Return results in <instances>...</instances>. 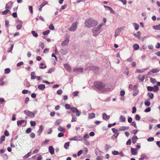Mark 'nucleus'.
<instances>
[{"label":"nucleus","mask_w":160,"mask_h":160,"mask_svg":"<svg viewBox=\"0 0 160 160\" xmlns=\"http://www.w3.org/2000/svg\"><path fill=\"white\" fill-rule=\"evenodd\" d=\"M31 131H32V130L31 128H28L26 129V132L27 133H29L31 132Z\"/></svg>","instance_id":"nucleus-61"},{"label":"nucleus","mask_w":160,"mask_h":160,"mask_svg":"<svg viewBox=\"0 0 160 160\" xmlns=\"http://www.w3.org/2000/svg\"><path fill=\"white\" fill-rule=\"evenodd\" d=\"M160 71V70L157 68H155L152 69L150 71L148 72V75H150L152 73H156L159 72Z\"/></svg>","instance_id":"nucleus-9"},{"label":"nucleus","mask_w":160,"mask_h":160,"mask_svg":"<svg viewBox=\"0 0 160 160\" xmlns=\"http://www.w3.org/2000/svg\"><path fill=\"white\" fill-rule=\"evenodd\" d=\"M103 25V24L100 23L97 27H94L92 28V31L93 36H97L101 32V28Z\"/></svg>","instance_id":"nucleus-3"},{"label":"nucleus","mask_w":160,"mask_h":160,"mask_svg":"<svg viewBox=\"0 0 160 160\" xmlns=\"http://www.w3.org/2000/svg\"><path fill=\"white\" fill-rule=\"evenodd\" d=\"M49 32H50V31L48 30H47L46 31L44 32H43V34L44 35H47L48 34H49Z\"/></svg>","instance_id":"nucleus-62"},{"label":"nucleus","mask_w":160,"mask_h":160,"mask_svg":"<svg viewBox=\"0 0 160 160\" xmlns=\"http://www.w3.org/2000/svg\"><path fill=\"white\" fill-rule=\"evenodd\" d=\"M135 118L136 120L137 121H139L140 119V116L138 114L136 115Z\"/></svg>","instance_id":"nucleus-54"},{"label":"nucleus","mask_w":160,"mask_h":160,"mask_svg":"<svg viewBox=\"0 0 160 160\" xmlns=\"http://www.w3.org/2000/svg\"><path fill=\"white\" fill-rule=\"evenodd\" d=\"M64 67L69 72H70L71 70V67L67 64H64Z\"/></svg>","instance_id":"nucleus-26"},{"label":"nucleus","mask_w":160,"mask_h":160,"mask_svg":"<svg viewBox=\"0 0 160 160\" xmlns=\"http://www.w3.org/2000/svg\"><path fill=\"white\" fill-rule=\"evenodd\" d=\"M70 110L74 113L76 112L78 110L77 108L74 107H71Z\"/></svg>","instance_id":"nucleus-37"},{"label":"nucleus","mask_w":160,"mask_h":160,"mask_svg":"<svg viewBox=\"0 0 160 160\" xmlns=\"http://www.w3.org/2000/svg\"><path fill=\"white\" fill-rule=\"evenodd\" d=\"M138 138L135 135L132 138V142L133 144H135Z\"/></svg>","instance_id":"nucleus-23"},{"label":"nucleus","mask_w":160,"mask_h":160,"mask_svg":"<svg viewBox=\"0 0 160 160\" xmlns=\"http://www.w3.org/2000/svg\"><path fill=\"white\" fill-rule=\"evenodd\" d=\"M144 71V69H137L136 70V72L137 73H142Z\"/></svg>","instance_id":"nucleus-53"},{"label":"nucleus","mask_w":160,"mask_h":160,"mask_svg":"<svg viewBox=\"0 0 160 160\" xmlns=\"http://www.w3.org/2000/svg\"><path fill=\"white\" fill-rule=\"evenodd\" d=\"M69 142H68L65 143L64 146V148H65L66 149H68V148L69 146Z\"/></svg>","instance_id":"nucleus-36"},{"label":"nucleus","mask_w":160,"mask_h":160,"mask_svg":"<svg viewBox=\"0 0 160 160\" xmlns=\"http://www.w3.org/2000/svg\"><path fill=\"white\" fill-rule=\"evenodd\" d=\"M145 105L147 106H149L150 105L151 103L148 100H146L144 102Z\"/></svg>","instance_id":"nucleus-42"},{"label":"nucleus","mask_w":160,"mask_h":160,"mask_svg":"<svg viewBox=\"0 0 160 160\" xmlns=\"http://www.w3.org/2000/svg\"><path fill=\"white\" fill-rule=\"evenodd\" d=\"M147 96L149 97L151 99H152L154 97V94L151 92H148L147 94Z\"/></svg>","instance_id":"nucleus-28"},{"label":"nucleus","mask_w":160,"mask_h":160,"mask_svg":"<svg viewBox=\"0 0 160 160\" xmlns=\"http://www.w3.org/2000/svg\"><path fill=\"white\" fill-rule=\"evenodd\" d=\"M101 152H102L98 148H96L95 150V153L97 155H99L100 154L99 153Z\"/></svg>","instance_id":"nucleus-40"},{"label":"nucleus","mask_w":160,"mask_h":160,"mask_svg":"<svg viewBox=\"0 0 160 160\" xmlns=\"http://www.w3.org/2000/svg\"><path fill=\"white\" fill-rule=\"evenodd\" d=\"M31 154V152H29L27 154L24 155V156H23V158H26L28 157H29Z\"/></svg>","instance_id":"nucleus-41"},{"label":"nucleus","mask_w":160,"mask_h":160,"mask_svg":"<svg viewBox=\"0 0 160 160\" xmlns=\"http://www.w3.org/2000/svg\"><path fill=\"white\" fill-rule=\"evenodd\" d=\"M133 47L134 49L135 50H137L139 48V45L138 44H134Z\"/></svg>","instance_id":"nucleus-39"},{"label":"nucleus","mask_w":160,"mask_h":160,"mask_svg":"<svg viewBox=\"0 0 160 160\" xmlns=\"http://www.w3.org/2000/svg\"><path fill=\"white\" fill-rule=\"evenodd\" d=\"M80 136H77L74 137H72V138L69 139V140L72 141H78L80 140Z\"/></svg>","instance_id":"nucleus-12"},{"label":"nucleus","mask_w":160,"mask_h":160,"mask_svg":"<svg viewBox=\"0 0 160 160\" xmlns=\"http://www.w3.org/2000/svg\"><path fill=\"white\" fill-rule=\"evenodd\" d=\"M129 128V127L128 126H122L118 128V131H124L127 130H128Z\"/></svg>","instance_id":"nucleus-13"},{"label":"nucleus","mask_w":160,"mask_h":160,"mask_svg":"<svg viewBox=\"0 0 160 160\" xmlns=\"http://www.w3.org/2000/svg\"><path fill=\"white\" fill-rule=\"evenodd\" d=\"M60 52L63 55H66L68 52V49H62L60 50Z\"/></svg>","instance_id":"nucleus-14"},{"label":"nucleus","mask_w":160,"mask_h":160,"mask_svg":"<svg viewBox=\"0 0 160 160\" xmlns=\"http://www.w3.org/2000/svg\"><path fill=\"white\" fill-rule=\"evenodd\" d=\"M38 88L41 90H43L45 88V85L44 84H41L38 86Z\"/></svg>","instance_id":"nucleus-20"},{"label":"nucleus","mask_w":160,"mask_h":160,"mask_svg":"<svg viewBox=\"0 0 160 160\" xmlns=\"http://www.w3.org/2000/svg\"><path fill=\"white\" fill-rule=\"evenodd\" d=\"M24 122L26 123V121L24 120H18L17 122V125L18 126L19 125H21Z\"/></svg>","instance_id":"nucleus-19"},{"label":"nucleus","mask_w":160,"mask_h":160,"mask_svg":"<svg viewBox=\"0 0 160 160\" xmlns=\"http://www.w3.org/2000/svg\"><path fill=\"white\" fill-rule=\"evenodd\" d=\"M95 117V114L94 113H92L89 114L88 116V118L89 119H92Z\"/></svg>","instance_id":"nucleus-30"},{"label":"nucleus","mask_w":160,"mask_h":160,"mask_svg":"<svg viewBox=\"0 0 160 160\" xmlns=\"http://www.w3.org/2000/svg\"><path fill=\"white\" fill-rule=\"evenodd\" d=\"M132 24L134 27L135 29L136 30H138L139 28V25L138 24H137V23H133Z\"/></svg>","instance_id":"nucleus-34"},{"label":"nucleus","mask_w":160,"mask_h":160,"mask_svg":"<svg viewBox=\"0 0 160 160\" xmlns=\"http://www.w3.org/2000/svg\"><path fill=\"white\" fill-rule=\"evenodd\" d=\"M141 158H139V160H143L144 159H148V157L144 154H142L141 156Z\"/></svg>","instance_id":"nucleus-22"},{"label":"nucleus","mask_w":160,"mask_h":160,"mask_svg":"<svg viewBox=\"0 0 160 160\" xmlns=\"http://www.w3.org/2000/svg\"><path fill=\"white\" fill-rule=\"evenodd\" d=\"M12 6L9 5L8 4H6L5 6V8L6 10H9L11 8Z\"/></svg>","instance_id":"nucleus-52"},{"label":"nucleus","mask_w":160,"mask_h":160,"mask_svg":"<svg viewBox=\"0 0 160 160\" xmlns=\"http://www.w3.org/2000/svg\"><path fill=\"white\" fill-rule=\"evenodd\" d=\"M72 120H71V122H75L77 120V118L76 117H75L74 116V117H73V115H72Z\"/></svg>","instance_id":"nucleus-56"},{"label":"nucleus","mask_w":160,"mask_h":160,"mask_svg":"<svg viewBox=\"0 0 160 160\" xmlns=\"http://www.w3.org/2000/svg\"><path fill=\"white\" fill-rule=\"evenodd\" d=\"M30 124L32 126H34L36 124V123L35 121H31L30 122Z\"/></svg>","instance_id":"nucleus-55"},{"label":"nucleus","mask_w":160,"mask_h":160,"mask_svg":"<svg viewBox=\"0 0 160 160\" xmlns=\"http://www.w3.org/2000/svg\"><path fill=\"white\" fill-rule=\"evenodd\" d=\"M118 135L116 134H114L113 136H112L111 137V139H114V138H117Z\"/></svg>","instance_id":"nucleus-63"},{"label":"nucleus","mask_w":160,"mask_h":160,"mask_svg":"<svg viewBox=\"0 0 160 160\" xmlns=\"http://www.w3.org/2000/svg\"><path fill=\"white\" fill-rule=\"evenodd\" d=\"M138 87V85H135L134 86H133L131 84H130L129 86V88L132 90H136Z\"/></svg>","instance_id":"nucleus-15"},{"label":"nucleus","mask_w":160,"mask_h":160,"mask_svg":"<svg viewBox=\"0 0 160 160\" xmlns=\"http://www.w3.org/2000/svg\"><path fill=\"white\" fill-rule=\"evenodd\" d=\"M9 12H10V10H6H6L2 11V14L3 15H6L7 14V13Z\"/></svg>","instance_id":"nucleus-46"},{"label":"nucleus","mask_w":160,"mask_h":160,"mask_svg":"<svg viewBox=\"0 0 160 160\" xmlns=\"http://www.w3.org/2000/svg\"><path fill=\"white\" fill-rule=\"evenodd\" d=\"M4 72L6 74L9 73L10 72V69L9 68H6L5 69Z\"/></svg>","instance_id":"nucleus-49"},{"label":"nucleus","mask_w":160,"mask_h":160,"mask_svg":"<svg viewBox=\"0 0 160 160\" xmlns=\"http://www.w3.org/2000/svg\"><path fill=\"white\" fill-rule=\"evenodd\" d=\"M5 137L4 135L1 136L0 138V143H2V142L5 140Z\"/></svg>","instance_id":"nucleus-44"},{"label":"nucleus","mask_w":160,"mask_h":160,"mask_svg":"<svg viewBox=\"0 0 160 160\" xmlns=\"http://www.w3.org/2000/svg\"><path fill=\"white\" fill-rule=\"evenodd\" d=\"M73 72L76 73L82 72H83V68L81 67H76L73 69Z\"/></svg>","instance_id":"nucleus-8"},{"label":"nucleus","mask_w":160,"mask_h":160,"mask_svg":"<svg viewBox=\"0 0 160 160\" xmlns=\"http://www.w3.org/2000/svg\"><path fill=\"white\" fill-rule=\"evenodd\" d=\"M153 92H157L159 90V87L157 85H154L153 87Z\"/></svg>","instance_id":"nucleus-31"},{"label":"nucleus","mask_w":160,"mask_h":160,"mask_svg":"<svg viewBox=\"0 0 160 160\" xmlns=\"http://www.w3.org/2000/svg\"><path fill=\"white\" fill-rule=\"evenodd\" d=\"M54 71V68H51L48 70V71L47 72L49 73H51L52 72H53Z\"/></svg>","instance_id":"nucleus-60"},{"label":"nucleus","mask_w":160,"mask_h":160,"mask_svg":"<svg viewBox=\"0 0 160 160\" xmlns=\"http://www.w3.org/2000/svg\"><path fill=\"white\" fill-rule=\"evenodd\" d=\"M48 150L49 152L51 154H53L54 153V150L53 147L51 146L49 147Z\"/></svg>","instance_id":"nucleus-17"},{"label":"nucleus","mask_w":160,"mask_h":160,"mask_svg":"<svg viewBox=\"0 0 160 160\" xmlns=\"http://www.w3.org/2000/svg\"><path fill=\"white\" fill-rule=\"evenodd\" d=\"M131 153L132 155H135L137 154L138 152L136 148H131Z\"/></svg>","instance_id":"nucleus-16"},{"label":"nucleus","mask_w":160,"mask_h":160,"mask_svg":"<svg viewBox=\"0 0 160 160\" xmlns=\"http://www.w3.org/2000/svg\"><path fill=\"white\" fill-rule=\"evenodd\" d=\"M122 31V29L121 28H117L115 31V33L114 36L115 37L118 36L120 33V32Z\"/></svg>","instance_id":"nucleus-10"},{"label":"nucleus","mask_w":160,"mask_h":160,"mask_svg":"<svg viewBox=\"0 0 160 160\" xmlns=\"http://www.w3.org/2000/svg\"><path fill=\"white\" fill-rule=\"evenodd\" d=\"M147 90L149 91H153V87L151 86H148L147 87Z\"/></svg>","instance_id":"nucleus-45"},{"label":"nucleus","mask_w":160,"mask_h":160,"mask_svg":"<svg viewBox=\"0 0 160 160\" xmlns=\"http://www.w3.org/2000/svg\"><path fill=\"white\" fill-rule=\"evenodd\" d=\"M95 85L96 88L102 92H104L110 90V88L108 87L104 83L102 82H96Z\"/></svg>","instance_id":"nucleus-1"},{"label":"nucleus","mask_w":160,"mask_h":160,"mask_svg":"<svg viewBox=\"0 0 160 160\" xmlns=\"http://www.w3.org/2000/svg\"><path fill=\"white\" fill-rule=\"evenodd\" d=\"M104 6L105 8H107L108 9V10L110 11V12L111 13H112L113 14L114 13V12L113 11L111 7L107 6Z\"/></svg>","instance_id":"nucleus-24"},{"label":"nucleus","mask_w":160,"mask_h":160,"mask_svg":"<svg viewBox=\"0 0 160 160\" xmlns=\"http://www.w3.org/2000/svg\"><path fill=\"white\" fill-rule=\"evenodd\" d=\"M132 113H134L136 112V108L134 106L132 108Z\"/></svg>","instance_id":"nucleus-64"},{"label":"nucleus","mask_w":160,"mask_h":160,"mask_svg":"<svg viewBox=\"0 0 160 160\" xmlns=\"http://www.w3.org/2000/svg\"><path fill=\"white\" fill-rule=\"evenodd\" d=\"M112 130L113 132L114 133V134H118V135L119 134V132H118V130H117L114 128H112Z\"/></svg>","instance_id":"nucleus-25"},{"label":"nucleus","mask_w":160,"mask_h":160,"mask_svg":"<svg viewBox=\"0 0 160 160\" xmlns=\"http://www.w3.org/2000/svg\"><path fill=\"white\" fill-rule=\"evenodd\" d=\"M126 121L125 117L123 116H121L120 117V121L122 122H124Z\"/></svg>","instance_id":"nucleus-29"},{"label":"nucleus","mask_w":160,"mask_h":160,"mask_svg":"<svg viewBox=\"0 0 160 160\" xmlns=\"http://www.w3.org/2000/svg\"><path fill=\"white\" fill-rule=\"evenodd\" d=\"M31 80H33L36 78V76L35 72H32L31 73Z\"/></svg>","instance_id":"nucleus-21"},{"label":"nucleus","mask_w":160,"mask_h":160,"mask_svg":"<svg viewBox=\"0 0 160 160\" xmlns=\"http://www.w3.org/2000/svg\"><path fill=\"white\" fill-rule=\"evenodd\" d=\"M150 81L153 83H155L156 82L155 79L152 78H150Z\"/></svg>","instance_id":"nucleus-51"},{"label":"nucleus","mask_w":160,"mask_h":160,"mask_svg":"<svg viewBox=\"0 0 160 160\" xmlns=\"http://www.w3.org/2000/svg\"><path fill=\"white\" fill-rule=\"evenodd\" d=\"M48 2L47 1H45L42 3L39 6V7H43L45 5L48 4Z\"/></svg>","instance_id":"nucleus-50"},{"label":"nucleus","mask_w":160,"mask_h":160,"mask_svg":"<svg viewBox=\"0 0 160 160\" xmlns=\"http://www.w3.org/2000/svg\"><path fill=\"white\" fill-rule=\"evenodd\" d=\"M86 69L88 70V71L90 70H91L94 72H97L98 70V68L97 66H92L86 68Z\"/></svg>","instance_id":"nucleus-4"},{"label":"nucleus","mask_w":160,"mask_h":160,"mask_svg":"<svg viewBox=\"0 0 160 160\" xmlns=\"http://www.w3.org/2000/svg\"><path fill=\"white\" fill-rule=\"evenodd\" d=\"M49 141V139H46L43 142L42 144V145H45Z\"/></svg>","instance_id":"nucleus-58"},{"label":"nucleus","mask_w":160,"mask_h":160,"mask_svg":"<svg viewBox=\"0 0 160 160\" xmlns=\"http://www.w3.org/2000/svg\"><path fill=\"white\" fill-rule=\"evenodd\" d=\"M69 42V37H67L64 40L62 43L61 45L62 46L65 47L68 45Z\"/></svg>","instance_id":"nucleus-6"},{"label":"nucleus","mask_w":160,"mask_h":160,"mask_svg":"<svg viewBox=\"0 0 160 160\" xmlns=\"http://www.w3.org/2000/svg\"><path fill=\"white\" fill-rule=\"evenodd\" d=\"M112 153L113 155H118L119 153V152H118V151L115 150L112 151Z\"/></svg>","instance_id":"nucleus-48"},{"label":"nucleus","mask_w":160,"mask_h":160,"mask_svg":"<svg viewBox=\"0 0 160 160\" xmlns=\"http://www.w3.org/2000/svg\"><path fill=\"white\" fill-rule=\"evenodd\" d=\"M22 27V24H18L17 26V28L18 30L20 29Z\"/></svg>","instance_id":"nucleus-59"},{"label":"nucleus","mask_w":160,"mask_h":160,"mask_svg":"<svg viewBox=\"0 0 160 160\" xmlns=\"http://www.w3.org/2000/svg\"><path fill=\"white\" fill-rule=\"evenodd\" d=\"M31 33L33 36L35 37H37L38 36V34L35 31H32L31 32Z\"/></svg>","instance_id":"nucleus-43"},{"label":"nucleus","mask_w":160,"mask_h":160,"mask_svg":"<svg viewBox=\"0 0 160 160\" xmlns=\"http://www.w3.org/2000/svg\"><path fill=\"white\" fill-rule=\"evenodd\" d=\"M77 27V23L76 22H73L71 27L69 28V30L71 31H75Z\"/></svg>","instance_id":"nucleus-7"},{"label":"nucleus","mask_w":160,"mask_h":160,"mask_svg":"<svg viewBox=\"0 0 160 160\" xmlns=\"http://www.w3.org/2000/svg\"><path fill=\"white\" fill-rule=\"evenodd\" d=\"M125 92L124 90H121L120 91V96L122 97L123 96L125 95Z\"/></svg>","instance_id":"nucleus-57"},{"label":"nucleus","mask_w":160,"mask_h":160,"mask_svg":"<svg viewBox=\"0 0 160 160\" xmlns=\"http://www.w3.org/2000/svg\"><path fill=\"white\" fill-rule=\"evenodd\" d=\"M138 78L141 82H143L144 79V77L143 76L141 75L138 77Z\"/></svg>","instance_id":"nucleus-35"},{"label":"nucleus","mask_w":160,"mask_h":160,"mask_svg":"<svg viewBox=\"0 0 160 160\" xmlns=\"http://www.w3.org/2000/svg\"><path fill=\"white\" fill-rule=\"evenodd\" d=\"M110 118L109 115H107L105 113L102 114V118L105 120H108Z\"/></svg>","instance_id":"nucleus-11"},{"label":"nucleus","mask_w":160,"mask_h":160,"mask_svg":"<svg viewBox=\"0 0 160 160\" xmlns=\"http://www.w3.org/2000/svg\"><path fill=\"white\" fill-rule=\"evenodd\" d=\"M48 28L51 30H54V27L52 24H51L49 26Z\"/></svg>","instance_id":"nucleus-47"},{"label":"nucleus","mask_w":160,"mask_h":160,"mask_svg":"<svg viewBox=\"0 0 160 160\" xmlns=\"http://www.w3.org/2000/svg\"><path fill=\"white\" fill-rule=\"evenodd\" d=\"M153 28L155 30H160V24L153 26Z\"/></svg>","instance_id":"nucleus-27"},{"label":"nucleus","mask_w":160,"mask_h":160,"mask_svg":"<svg viewBox=\"0 0 160 160\" xmlns=\"http://www.w3.org/2000/svg\"><path fill=\"white\" fill-rule=\"evenodd\" d=\"M25 114L27 115L28 116L33 117H34V113L32 112H30L28 110H26L24 111Z\"/></svg>","instance_id":"nucleus-5"},{"label":"nucleus","mask_w":160,"mask_h":160,"mask_svg":"<svg viewBox=\"0 0 160 160\" xmlns=\"http://www.w3.org/2000/svg\"><path fill=\"white\" fill-rule=\"evenodd\" d=\"M44 129V126L42 125H41L39 127V130L37 132V133L38 134V135H40L41 132Z\"/></svg>","instance_id":"nucleus-18"},{"label":"nucleus","mask_w":160,"mask_h":160,"mask_svg":"<svg viewBox=\"0 0 160 160\" xmlns=\"http://www.w3.org/2000/svg\"><path fill=\"white\" fill-rule=\"evenodd\" d=\"M111 146L108 144H106L105 146V150L108 152V151L109 149L111 148Z\"/></svg>","instance_id":"nucleus-38"},{"label":"nucleus","mask_w":160,"mask_h":160,"mask_svg":"<svg viewBox=\"0 0 160 160\" xmlns=\"http://www.w3.org/2000/svg\"><path fill=\"white\" fill-rule=\"evenodd\" d=\"M58 130L60 132H65V129L62 126H59L58 128Z\"/></svg>","instance_id":"nucleus-32"},{"label":"nucleus","mask_w":160,"mask_h":160,"mask_svg":"<svg viewBox=\"0 0 160 160\" xmlns=\"http://www.w3.org/2000/svg\"><path fill=\"white\" fill-rule=\"evenodd\" d=\"M62 120L61 119H58L57 120L55 123V125H59L62 122Z\"/></svg>","instance_id":"nucleus-33"},{"label":"nucleus","mask_w":160,"mask_h":160,"mask_svg":"<svg viewBox=\"0 0 160 160\" xmlns=\"http://www.w3.org/2000/svg\"><path fill=\"white\" fill-rule=\"evenodd\" d=\"M98 24V21L92 18L87 19L85 22V26L88 28L95 27Z\"/></svg>","instance_id":"nucleus-2"}]
</instances>
